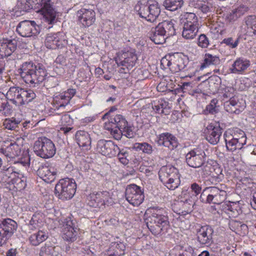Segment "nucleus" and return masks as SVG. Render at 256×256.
Wrapping results in <instances>:
<instances>
[{"instance_id": "obj_1", "label": "nucleus", "mask_w": 256, "mask_h": 256, "mask_svg": "<svg viewBox=\"0 0 256 256\" xmlns=\"http://www.w3.org/2000/svg\"><path fill=\"white\" fill-rule=\"evenodd\" d=\"M19 70L24 82L34 87L38 86L43 82L47 76L45 67L42 64H36L32 62L23 63Z\"/></svg>"}, {"instance_id": "obj_2", "label": "nucleus", "mask_w": 256, "mask_h": 256, "mask_svg": "<svg viewBox=\"0 0 256 256\" xmlns=\"http://www.w3.org/2000/svg\"><path fill=\"white\" fill-rule=\"evenodd\" d=\"M146 219V226L154 235L162 234L167 232L170 222L166 212L163 208H153Z\"/></svg>"}, {"instance_id": "obj_3", "label": "nucleus", "mask_w": 256, "mask_h": 256, "mask_svg": "<svg viewBox=\"0 0 256 256\" xmlns=\"http://www.w3.org/2000/svg\"><path fill=\"white\" fill-rule=\"evenodd\" d=\"M160 180L169 190H174L180 183L178 170L174 166H162L158 172Z\"/></svg>"}, {"instance_id": "obj_4", "label": "nucleus", "mask_w": 256, "mask_h": 256, "mask_svg": "<svg viewBox=\"0 0 256 256\" xmlns=\"http://www.w3.org/2000/svg\"><path fill=\"white\" fill-rule=\"evenodd\" d=\"M226 188L225 185L222 184L206 188L200 196V199L206 203L220 204L226 199Z\"/></svg>"}, {"instance_id": "obj_5", "label": "nucleus", "mask_w": 256, "mask_h": 256, "mask_svg": "<svg viewBox=\"0 0 256 256\" xmlns=\"http://www.w3.org/2000/svg\"><path fill=\"white\" fill-rule=\"evenodd\" d=\"M76 184L74 179L64 178L60 180L54 188L55 195L63 200L71 199L74 196Z\"/></svg>"}, {"instance_id": "obj_6", "label": "nucleus", "mask_w": 256, "mask_h": 256, "mask_svg": "<svg viewBox=\"0 0 256 256\" xmlns=\"http://www.w3.org/2000/svg\"><path fill=\"white\" fill-rule=\"evenodd\" d=\"M33 148L37 156L44 158H52L56 152L53 142L46 137L36 141Z\"/></svg>"}, {"instance_id": "obj_7", "label": "nucleus", "mask_w": 256, "mask_h": 256, "mask_svg": "<svg viewBox=\"0 0 256 256\" xmlns=\"http://www.w3.org/2000/svg\"><path fill=\"white\" fill-rule=\"evenodd\" d=\"M206 155L204 148L198 146L190 150L186 155L187 164L193 168H200L204 164Z\"/></svg>"}, {"instance_id": "obj_8", "label": "nucleus", "mask_w": 256, "mask_h": 256, "mask_svg": "<svg viewBox=\"0 0 256 256\" xmlns=\"http://www.w3.org/2000/svg\"><path fill=\"white\" fill-rule=\"evenodd\" d=\"M88 204L91 207L101 208L111 204L112 200L110 194L107 191L94 192L88 197Z\"/></svg>"}, {"instance_id": "obj_9", "label": "nucleus", "mask_w": 256, "mask_h": 256, "mask_svg": "<svg viewBox=\"0 0 256 256\" xmlns=\"http://www.w3.org/2000/svg\"><path fill=\"white\" fill-rule=\"evenodd\" d=\"M16 228L17 224L12 219L6 218L0 222V246L6 243Z\"/></svg>"}, {"instance_id": "obj_10", "label": "nucleus", "mask_w": 256, "mask_h": 256, "mask_svg": "<svg viewBox=\"0 0 256 256\" xmlns=\"http://www.w3.org/2000/svg\"><path fill=\"white\" fill-rule=\"evenodd\" d=\"M125 196L128 202L134 206H138L144 200V192L141 188L135 184L127 186Z\"/></svg>"}, {"instance_id": "obj_11", "label": "nucleus", "mask_w": 256, "mask_h": 256, "mask_svg": "<svg viewBox=\"0 0 256 256\" xmlns=\"http://www.w3.org/2000/svg\"><path fill=\"white\" fill-rule=\"evenodd\" d=\"M16 30L22 36L30 37L38 34L40 30L34 21L24 20L18 24Z\"/></svg>"}, {"instance_id": "obj_12", "label": "nucleus", "mask_w": 256, "mask_h": 256, "mask_svg": "<svg viewBox=\"0 0 256 256\" xmlns=\"http://www.w3.org/2000/svg\"><path fill=\"white\" fill-rule=\"evenodd\" d=\"M138 57L132 52H119L115 58V61L118 66L126 67L128 70L135 65Z\"/></svg>"}, {"instance_id": "obj_13", "label": "nucleus", "mask_w": 256, "mask_h": 256, "mask_svg": "<svg viewBox=\"0 0 256 256\" xmlns=\"http://www.w3.org/2000/svg\"><path fill=\"white\" fill-rule=\"evenodd\" d=\"M213 228L208 226L205 225L200 226L196 228V238L198 242L201 245L210 246L213 243Z\"/></svg>"}, {"instance_id": "obj_14", "label": "nucleus", "mask_w": 256, "mask_h": 256, "mask_svg": "<svg viewBox=\"0 0 256 256\" xmlns=\"http://www.w3.org/2000/svg\"><path fill=\"white\" fill-rule=\"evenodd\" d=\"M226 148L228 150L234 152L236 150H241L242 154H240L241 158L246 160L248 159V156L246 155V149L244 148V144L242 141L238 142L237 140L232 138L229 132H226L224 134Z\"/></svg>"}, {"instance_id": "obj_15", "label": "nucleus", "mask_w": 256, "mask_h": 256, "mask_svg": "<svg viewBox=\"0 0 256 256\" xmlns=\"http://www.w3.org/2000/svg\"><path fill=\"white\" fill-rule=\"evenodd\" d=\"M222 132V128L217 124L210 123L204 130L206 140L212 144L219 142Z\"/></svg>"}, {"instance_id": "obj_16", "label": "nucleus", "mask_w": 256, "mask_h": 256, "mask_svg": "<svg viewBox=\"0 0 256 256\" xmlns=\"http://www.w3.org/2000/svg\"><path fill=\"white\" fill-rule=\"evenodd\" d=\"M97 150L102 154L109 157L115 156L118 152V147L112 140H100L96 146Z\"/></svg>"}, {"instance_id": "obj_17", "label": "nucleus", "mask_w": 256, "mask_h": 256, "mask_svg": "<svg viewBox=\"0 0 256 256\" xmlns=\"http://www.w3.org/2000/svg\"><path fill=\"white\" fill-rule=\"evenodd\" d=\"M180 196L182 199V202H183L182 206L184 208L182 213L183 214H186L192 212L193 207L198 200V197L186 189L182 190Z\"/></svg>"}, {"instance_id": "obj_18", "label": "nucleus", "mask_w": 256, "mask_h": 256, "mask_svg": "<svg viewBox=\"0 0 256 256\" xmlns=\"http://www.w3.org/2000/svg\"><path fill=\"white\" fill-rule=\"evenodd\" d=\"M45 45L50 49L62 48L66 44L64 36L61 32L48 34L45 39Z\"/></svg>"}, {"instance_id": "obj_19", "label": "nucleus", "mask_w": 256, "mask_h": 256, "mask_svg": "<svg viewBox=\"0 0 256 256\" xmlns=\"http://www.w3.org/2000/svg\"><path fill=\"white\" fill-rule=\"evenodd\" d=\"M40 11L48 24H52L56 22V12L50 4V0H42Z\"/></svg>"}, {"instance_id": "obj_20", "label": "nucleus", "mask_w": 256, "mask_h": 256, "mask_svg": "<svg viewBox=\"0 0 256 256\" xmlns=\"http://www.w3.org/2000/svg\"><path fill=\"white\" fill-rule=\"evenodd\" d=\"M75 89L70 88L54 98L55 110L64 108L69 102L72 98L76 94Z\"/></svg>"}, {"instance_id": "obj_21", "label": "nucleus", "mask_w": 256, "mask_h": 256, "mask_svg": "<svg viewBox=\"0 0 256 256\" xmlns=\"http://www.w3.org/2000/svg\"><path fill=\"white\" fill-rule=\"evenodd\" d=\"M110 122L116 125L117 128H122V136L128 138H134L135 133L130 126H128V122L126 118L121 114H117L114 118H111Z\"/></svg>"}, {"instance_id": "obj_22", "label": "nucleus", "mask_w": 256, "mask_h": 256, "mask_svg": "<svg viewBox=\"0 0 256 256\" xmlns=\"http://www.w3.org/2000/svg\"><path fill=\"white\" fill-rule=\"evenodd\" d=\"M78 21L84 27L92 25L96 20V13L92 9L82 8L76 12Z\"/></svg>"}, {"instance_id": "obj_23", "label": "nucleus", "mask_w": 256, "mask_h": 256, "mask_svg": "<svg viewBox=\"0 0 256 256\" xmlns=\"http://www.w3.org/2000/svg\"><path fill=\"white\" fill-rule=\"evenodd\" d=\"M156 142L158 146H163L170 150L176 148L178 144L176 138L169 132H164L160 134Z\"/></svg>"}, {"instance_id": "obj_24", "label": "nucleus", "mask_w": 256, "mask_h": 256, "mask_svg": "<svg viewBox=\"0 0 256 256\" xmlns=\"http://www.w3.org/2000/svg\"><path fill=\"white\" fill-rule=\"evenodd\" d=\"M57 170L52 166L42 165L37 170L38 175L47 183L52 182L56 178Z\"/></svg>"}, {"instance_id": "obj_25", "label": "nucleus", "mask_w": 256, "mask_h": 256, "mask_svg": "<svg viewBox=\"0 0 256 256\" xmlns=\"http://www.w3.org/2000/svg\"><path fill=\"white\" fill-rule=\"evenodd\" d=\"M78 228H76L72 221H68L64 226L62 236L64 240L73 242L76 240Z\"/></svg>"}, {"instance_id": "obj_26", "label": "nucleus", "mask_w": 256, "mask_h": 256, "mask_svg": "<svg viewBox=\"0 0 256 256\" xmlns=\"http://www.w3.org/2000/svg\"><path fill=\"white\" fill-rule=\"evenodd\" d=\"M248 10V8L246 6L240 5L227 13L225 16V20L227 22H234L244 15Z\"/></svg>"}, {"instance_id": "obj_27", "label": "nucleus", "mask_w": 256, "mask_h": 256, "mask_svg": "<svg viewBox=\"0 0 256 256\" xmlns=\"http://www.w3.org/2000/svg\"><path fill=\"white\" fill-rule=\"evenodd\" d=\"M26 177L16 172L10 184L6 188L10 190L21 191L26 188Z\"/></svg>"}, {"instance_id": "obj_28", "label": "nucleus", "mask_w": 256, "mask_h": 256, "mask_svg": "<svg viewBox=\"0 0 256 256\" xmlns=\"http://www.w3.org/2000/svg\"><path fill=\"white\" fill-rule=\"evenodd\" d=\"M3 45L2 46V56L3 58H7L12 56V53L16 50L17 46V41L14 38L13 39H4L3 40Z\"/></svg>"}, {"instance_id": "obj_29", "label": "nucleus", "mask_w": 256, "mask_h": 256, "mask_svg": "<svg viewBox=\"0 0 256 256\" xmlns=\"http://www.w3.org/2000/svg\"><path fill=\"white\" fill-rule=\"evenodd\" d=\"M40 256H62L60 253V248L50 242H46L40 248Z\"/></svg>"}, {"instance_id": "obj_30", "label": "nucleus", "mask_w": 256, "mask_h": 256, "mask_svg": "<svg viewBox=\"0 0 256 256\" xmlns=\"http://www.w3.org/2000/svg\"><path fill=\"white\" fill-rule=\"evenodd\" d=\"M76 142L80 147L89 149L91 145V138L88 133L84 130L78 131L75 135Z\"/></svg>"}, {"instance_id": "obj_31", "label": "nucleus", "mask_w": 256, "mask_h": 256, "mask_svg": "<svg viewBox=\"0 0 256 256\" xmlns=\"http://www.w3.org/2000/svg\"><path fill=\"white\" fill-rule=\"evenodd\" d=\"M2 152L6 157L14 158L20 153V146L16 142H10L6 148H1Z\"/></svg>"}, {"instance_id": "obj_32", "label": "nucleus", "mask_w": 256, "mask_h": 256, "mask_svg": "<svg viewBox=\"0 0 256 256\" xmlns=\"http://www.w3.org/2000/svg\"><path fill=\"white\" fill-rule=\"evenodd\" d=\"M157 26L158 30H160L167 38L174 36L176 34L174 21L173 20H164L159 23Z\"/></svg>"}, {"instance_id": "obj_33", "label": "nucleus", "mask_w": 256, "mask_h": 256, "mask_svg": "<svg viewBox=\"0 0 256 256\" xmlns=\"http://www.w3.org/2000/svg\"><path fill=\"white\" fill-rule=\"evenodd\" d=\"M224 108L226 112L236 114H240L244 109L240 106L238 98L226 100L224 102Z\"/></svg>"}, {"instance_id": "obj_34", "label": "nucleus", "mask_w": 256, "mask_h": 256, "mask_svg": "<svg viewBox=\"0 0 256 256\" xmlns=\"http://www.w3.org/2000/svg\"><path fill=\"white\" fill-rule=\"evenodd\" d=\"M172 62V66L170 70L173 72H177L180 71H185L187 69L186 66L188 62L180 57L178 54H174Z\"/></svg>"}, {"instance_id": "obj_35", "label": "nucleus", "mask_w": 256, "mask_h": 256, "mask_svg": "<svg viewBox=\"0 0 256 256\" xmlns=\"http://www.w3.org/2000/svg\"><path fill=\"white\" fill-rule=\"evenodd\" d=\"M250 66L248 60L242 58H237L232 65V68L230 70L233 74L242 72L244 71Z\"/></svg>"}, {"instance_id": "obj_36", "label": "nucleus", "mask_w": 256, "mask_h": 256, "mask_svg": "<svg viewBox=\"0 0 256 256\" xmlns=\"http://www.w3.org/2000/svg\"><path fill=\"white\" fill-rule=\"evenodd\" d=\"M22 88L20 87H11L8 90L6 94L7 100H9L16 106H19L20 104V92Z\"/></svg>"}, {"instance_id": "obj_37", "label": "nucleus", "mask_w": 256, "mask_h": 256, "mask_svg": "<svg viewBox=\"0 0 256 256\" xmlns=\"http://www.w3.org/2000/svg\"><path fill=\"white\" fill-rule=\"evenodd\" d=\"M230 230L240 236L246 235L248 232V227L246 224H242L240 221L232 220L229 222Z\"/></svg>"}, {"instance_id": "obj_38", "label": "nucleus", "mask_w": 256, "mask_h": 256, "mask_svg": "<svg viewBox=\"0 0 256 256\" xmlns=\"http://www.w3.org/2000/svg\"><path fill=\"white\" fill-rule=\"evenodd\" d=\"M244 22L250 36L256 38V16L249 15L246 16Z\"/></svg>"}, {"instance_id": "obj_39", "label": "nucleus", "mask_w": 256, "mask_h": 256, "mask_svg": "<svg viewBox=\"0 0 256 256\" xmlns=\"http://www.w3.org/2000/svg\"><path fill=\"white\" fill-rule=\"evenodd\" d=\"M48 237V232L43 230H38V232L32 234L29 237L30 244L34 246H37L46 240Z\"/></svg>"}, {"instance_id": "obj_40", "label": "nucleus", "mask_w": 256, "mask_h": 256, "mask_svg": "<svg viewBox=\"0 0 256 256\" xmlns=\"http://www.w3.org/2000/svg\"><path fill=\"white\" fill-rule=\"evenodd\" d=\"M180 20L183 26H198V18L193 12H186L180 16Z\"/></svg>"}, {"instance_id": "obj_41", "label": "nucleus", "mask_w": 256, "mask_h": 256, "mask_svg": "<svg viewBox=\"0 0 256 256\" xmlns=\"http://www.w3.org/2000/svg\"><path fill=\"white\" fill-rule=\"evenodd\" d=\"M150 40L156 44H162L166 42L167 38L160 30H158V26L152 28L150 34Z\"/></svg>"}, {"instance_id": "obj_42", "label": "nucleus", "mask_w": 256, "mask_h": 256, "mask_svg": "<svg viewBox=\"0 0 256 256\" xmlns=\"http://www.w3.org/2000/svg\"><path fill=\"white\" fill-rule=\"evenodd\" d=\"M149 4L148 0H140L134 6V10L140 16L146 19Z\"/></svg>"}, {"instance_id": "obj_43", "label": "nucleus", "mask_w": 256, "mask_h": 256, "mask_svg": "<svg viewBox=\"0 0 256 256\" xmlns=\"http://www.w3.org/2000/svg\"><path fill=\"white\" fill-rule=\"evenodd\" d=\"M15 173L12 168L0 171V182L4 184L6 187L10 186Z\"/></svg>"}, {"instance_id": "obj_44", "label": "nucleus", "mask_w": 256, "mask_h": 256, "mask_svg": "<svg viewBox=\"0 0 256 256\" xmlns=\"http://www.w3.org/2000/svg\"><path fill=\"white\" fill-rule=\"evenodd\" d=\"M148 6L146 20L148 21L154 22L160 15V10L158 3L149 4Z\"/></svg>"}, {"instance_id": "obj_45", "label": "nucleus", "mask_w": 256, "mask_h": 256, "mask_svg": "<svg viewBox=\"0 0 256 256\" xmlns=\"http://www.w3.org/2000/svg\"><path fill=\"white\" fill-rule=\"evenodd\" d=\"M198 26H183L182 36L186 39H193L198 32Z\"/></svg>"}, {"instance_id": "obj_46", "label": "nucleus", "mask_w": 256, "mask_h": 256, "mask_svg": "<svg viewBox=\"0 0 256 256\" xmlns=\"http://www.w3.org/2000/svg\"><path fill=\"white\" fill-rule=\"evenodd\" d=\"M13 112L12 107L4 98H0V114L5 116H9Z\"/></svg>"}, {"instance_id": "obj_47", "label": "nucleus", "mask_w": 256, "mask_h": 256, "mask_svg": "<svg viewBox=\"0 0 256 256\" xmlns=\"http://www.w3.org/2000/svg\"><path fill=\"white\" fill-rule=\"evenodd\" d=\"M232 138L237 140L238 142L242 141V144H246V136L244 132L239 129L236 128L229 132Z\"/></svg>"}, {"instance_id": "obj_48", "label": "nucleus", "mask_w": 256, "mask_h": 256, "mask_svg": "<svg viewBox=\"0 0 256 256\" xmlns=\"http://www.w3.org/2000/svg\"><path fill=\"white\" fill-rule=\"evenodd\" d=\"M182 4V0H165L164 2L166 8L170 11H174L180 8Z\"/></svg>"}, {"instance_id": "obj_49", "label": "nucleus", "mask_w": 256, "mask_h": 256, "mask_svg": "<svg viewBox=\"0 0 256 256\" xmlns=\"http://www.w3.org/2000/svg\"><path fill=\"white\" fill-rule=\"evenodd\" d=\"M42 223V216L40 214H34L30 220L28 226L30 230L38 228Z\"/></svg>"}, {"instance_id": "obj_50", "label": "nucleus", "mask_w": 256, "mask_h": 256, "mask_svg": "<svg viewBox=\"0 0 256 256\" xmlns=\"http://www.w3.org/2000/svg\"><path fill=\"white\" fill-rule=\"evenodd\" d=\"M220 62L218 57L210 54H206L204 57V62L202 64L201 68H204L210 64H217Z\"/></svg>"}, {"instance_id": "obj_51", "label": "nucleus", "mask_w": 256, "mask_h": 256, "mask_svg": "<svg viewBox=\"0 0 256 256\" xmlns=\"http://www.w3.org/2000/svg\"><path fill=\"white\" fill-rule=\"evenodd\" d=\"M20 121L16 120L15 118H6L3 122V126L5 128L9 130H16L18 128Z\"/></svg>"}, {"instance_id": "obj_52", "label": "nucleus", "mask_w": 256, "mask_h": 256, "mask_svg": "<svg viewBox=\"0 0 256 256\" xmlns=\"http://www.w3.org/2000/svg\"><path fill=\"white\" fill-rule=\"evenodd\" d=\"M134 148L136 150H142L144 153L150 154L153 152L152 146L147 142L136 143Z\"/></svg>"}, {"instance_id": "obj_53", "label": "nucleus", "mask_w": 256, "mask_h": 256, "mask_svg": "<svg viewBox=\"0 0 256 256\" xmlns=\"http://www.w3.org/2000/svg\"><path fill=\"white\" fill-rule=\"evenodd\" d=\"M223 100L225 99L232 100L238 98L237 92L232 87H226L223 90Z\"/></svg>"}, {"instance_id": "obj_54", "label": "nucleus", "mask_w": 256, "mask_h": 256, "mask_svg": "<svg viewBox=\"0 0 256 256\" xmlns=\"http://www.w3.org/2000/svg\"><path fill=\"white\" fill-rule=\"evenodd\" d=\"M218 102V100L216 98L212 100L210 104L206 106L204 110L205 114H214L217 113L218 110V108L216 106Z\"/></svg>"}, {"instance_id": "obj_55", "label": "nucleus", "mask_w": 256, "mask_h": 256, "mask_svg": "<svg viewBox=\"0 0 256 256\" xmlns=\"http://www.w3.org/2000/svg\"><path fill=\"white\" fill-rule=\"evenodd\" d=\"M44 86L47 88H54L58 85V78L54 76H48L47 78L44 80Z\"/></svg>"}, {"instance_id": "obj_56", "label": "nucleus", "mask_w": 256, "mask_h": 256, "mask_svg": "<svg viewBox=\"0 0 256 256\" xmlns=\"http://www.w3.org/2000/svg\"><path fill=\"white\" fill-rule=\"evenodd\" d=\"M174 56V54L166 55L162 58L160 61L161 65L164 68H169L170 69L172 66Z\"/></svg>"}, {"instance_id": "obj_57", "label": "nucleus", "mask_w": 256, "mask_h": 256, "mask_svg": "<svg viewBox=\"0 0 256 256\" xmlns=\"http://www.w3.org/2000/svg\"><path fill=\"white\" fill-rule=\"evenodd\" d=\"M240 37L237 38L234 40L232 38L230 37L224 38L222 40V43L226 44V46H228L232 48H234L238 46L240 42Z\"/></svg>"}, {"instance_id": "obj_58", "label": "nucleus", "mask_w": 256, "mask_h": 256, "mask_svg": "<svg viewBox=\"0 0 256 256\" xmlns=\"http://www.w3.org/2000/svg\"><path fill=\"white\" fill-rule=\"evenodd\" d=\"M120 162L122 164H123L126 165L128 162V160L127 158V156H128V152L126 151H124L123 150H120L118 148V152L116 155Z\"/></svg>"}, {"instance_id": "obj_59", "label": "nucleus", "mask_w": 256, "mask_h": 256, "mask_svg": "<svg viewBox=\"0 0 256 256\" xmlns=\"http://www.w3.org/2000/svg\"><path fill=\"white\" fill-rule=\"evenodd\" d=\"M200 172L202 177H206L210 176L212 174V169H213L212 166L208 164H203L202 166H200Z\"/></svg>"}, {"instance_id": "obj_60", "label": "nucleus", "mask_w": 256, "mask_h": 256, "mask_svg": "<svg viewBox=\"0 0 256 256\" xmlns=\"http://www.w3.org/2000/svg\"><path fill=\"white\" fill-rule=\"evenodd\" d=\"M198 44L202 48H206L209 44L208 38L204 34H200L198 40Z\"/></svg>"}, {"instance_id": "obj_61", "label": "nucleus", "mask_w": 256, "mask_h": 256, "mask_svg": "<svg viewBox=\"0 0 256 256\" xmlns=\"http://www.w3.org/2000/svg\"><path fill=\"white\" fill-rule=\"evenodd\" d=\"M188 190L190 192L193 193L194 195H196V197H198V195L202 194V186L196 182H194L191 184L190 190Z\"/></svg>"}, {"instance_id": "obj_62", "label": "nucleus", "mask_w": 256, "mask_h": 256, "mask_svg": "<svg viewBox=\"0 0 256 256\" xmlns=\"http://www.w3.org/2000/svg\"><path fill=\"white\" fill-rule=\"evenodd\" d=\"M196 8L200 10L203 13L206 14L210 10V8L208 3L205 2H198L196 4Z\"/></svg>"}, {"instance_id": "obj_63", "label": "nucleus", "mask_w": 256, "mask_h": 256, "mask_svg": "<svg viewBox=\"0 0 256 256\" xmlns=\"http://www.w3.org/2000/svg\"><path fill=\"white\" fill-rule=\"evenodd\" d=\"M115 126V129H111V134L113 135L114 138L116 140H120L121 139L122 136V128H117L116 125Z\"/></svg>"}, {"instance_id": "obj_64", "label": "nucleus", "mask_w": 256, "mask_h": 256, "mask_svg": "<svg viewBox=\"0 0 256 256\" xmlns=\"http://www.w3.org/2000/svg\"><path fill=\"white\" fill-rule=\"evenodd\" d=\"M166 106V104L162 102H158V104L152 106L154 110L158 114H164V108Z\"/></svg>"}]
</instances>
